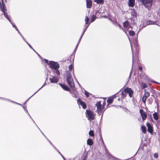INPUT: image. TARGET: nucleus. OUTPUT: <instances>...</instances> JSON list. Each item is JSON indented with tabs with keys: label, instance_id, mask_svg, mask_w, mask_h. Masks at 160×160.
I'll use <instances>...</instances> for the list:
<instances>
[{
	"label": "nucleus",
	"instance_id": "1",
	"mask_svg": "<svg viewBox=\"0 0 160 160\" xmlns=\"http://www.w3.org/2000/svg\"><path fill=\"white\" fill-rule=\"evenodd\" d=\"M133 91L130 88L126 87L124 88L122 91L121 94L122 98H124L126 96V94H128L130 98L132 97L133 94Z\"/></svg>",
	"mask_w": 160,
	"mask_h": 160
},
{
	"label": "nucleus",
	"instance_id": "2",
	"mask_svg": "<svg viewBox=\"0 0 160 160\" xmlns=\"http://www.w3.org/2000/svg\"><path fill=\"white\" fill-rule=\"evenodd\" d=\"M66 80L69 86L71 88H75V86L74 81L70 72H68L67 73L66 75Z\"/></svg>",
	"mask_w": 160,
	"mask_h": 160
},
{
	"label": "nucleus",
	"instance_id": "3",
	"mask_svg": "<svg viewBox=\"0 0 160 160\" xmlns=\"http://www.w3.org/2000/svg\"><path fill=\"white\" fill-rule=\"evenodd\" d=\"M153 0H143L141 2L148 9L150 10L152 5Z\"/></svg>",
	"mask_w": 160,
	"mask_h": 160
},
{
	"label": "nucleus",
	"instance_id": "4",
	"mask_svg": "<svg viewBox=\"0 0 160 160\" xmlns=\"http://www.w3.org/2000/svg\"><path fill=\"white\" fill-rule=\"evenodd\" d=\"M48 65L50 68L54 70L58 69L59 68V65L58 63L53 61H50Z\"/></svg>",
	"mask_w": 160,
	"mask_h": 160
},
{
	"label": "nucleus",
	"instance_id": "5",
	"mask_svg": "<svg viewBox=\"0 0 160 160\" xmlns=\"http://www.w3.org/2000/svg\"><path fill=\"white\" fill-rule=\"evenodd\" d=\"M101 101H99L96 103V105L97 107V111L101 113L103 110V109H104V108H102V105H101Z\"/></svg>",
	"mask_w": 160,
	"mask_h": 160
},
{
	"label": "nucleus",
	"instance_id": "6",
	"mask_svg": "<svg viewBox=\"0 0 160 160\" xmlns=\"http://www.w3.org/2000/svg\"><path fill=\"white\" fill-rule=\"evenodd\" d=\"M139 112L142 117V120L143 122H144L147 117V114L142 109H140Z\"/></svg>",
	"mask_w": 160,
	"mask_h": 160
},
{
	"label": "nucleus",
	"instance_id": "7",
	"mask_svg": "<svg viewBox=\"0 0 160 160\" xmlns=\"http://www.w3.org/2000/svg\"><path fill=\"white\" fill-rule=\"evenodd\" d=\"M86 114L88 116V119L93 120L94 119V115L92 112L89 110H86Z\"/></svg>",
	"mask_w": 160,
	"mask_h": 160
},
{
	"label": "nucleus",
	"instance_id": "8",
	"mask_svg": "<svg viewBox=\"0 0 160 160\" xmlns=\"http://www.w3.org/2000/svg\"><path fill=\"white\" fill-rule=\"evenodd\" d=\"M77 102L78 103L79 105H80L81 106L83 109H85L86 108L87 105L86 103L83 101H82L80 98H78L77 100Z\"/></svg>",
	"mask_w": 160,
	"mask_h": 160
},
{
	"label": "nucleus",
	"instance_id": "9",
	"mask_svg": "<svg viewBox=\"0 0 160 160\" xmlns=\"http://www.w3.org/2000/svg\"><path fill=\"white\" fill-rule=\"evenodd\" d=\"M117 95H114L112 96V97H110L107 100V102L108 103V104L107 105V106L109 104H111L113 102V99L114 98H116L117 96Z\"/></svg>",
	"mask_w": 160,
	"mask_h": 160
},
{
	"label": "nucleus",
	"instance_id": "10",
	"mask_svg": "<svg viewBox=\"0 0 160 160\" xmlns=\"http://www.w3.org/2000/svg\"><path fill=\"white\" fill-rule=\"evenodd\" d=\"M146 126L148 127V132L151 134H152L153 132V128L151 126V124L148 122L146 123Z\"/></svg>",
	"mask_w": 160,
	"mask_h": 160
},
{
	"label": "nucleus",
	"instance_id": "11",
	"mask_svg": "<svg viewBox=\"0 0 160 160\" xmlns=\"http://www.w3.org/2000/svg\"><path fill=\"white\" fill-rule=\"evenodd\" d=\"M58 84L64 90L69 92L71 91L70 88L66 85L61 83H58Z\"/></svg>",
	"mask_w": 160,
	"mask_h": 160
},
{
	"label": "nucleus",
	"instance_id": "12",
	"mask_svg": "<svg viewBox=\"0 0 160 160\" xmlns=\"http://www.w3.org/2000/svg\"><path fill=\"white\" fill-rule=\"evenodd\" d=\"M150 94L149 92H146L145 93L142 98V101L145 103L147 98L149 97Z\"/></svg>",
	"mask_w": 160,
	"mask_h": 160
},
{
	"label": "nucleus",
	"instance_id": "13",
	"mask_svg": "<svg viewBox=\"0 0 160 160\" xmlns=\"http://www.w3.org/2000/svg\"><path fill=\"white\" fill-rule=\"evenodd\" d=\"M50 81L52 83H57L58 81V79L57 77L52 76V78H49Z\"/></svg>",
	"mask_w": 160,
	"mask_h": 160
},
{
	"label": "nucleus",
	"instance_id": "14",
	"mask_svg": "<svg viewBox=\"0 0 160 160\" xmlns=\"http://www.w3.org/2000/svg\"><path fill=\"white\" fill-rule=\"evenodd\" d=\"M86 6L88 8H91L92 6V0H86Z\"/></svg>",
	"mask_w": 160,
	"mask_h": 160
},
{
	"label": "nucleus",
	"instance_id": "15",
	"mask_svg": "<svg viewBox=\"0 0 160 160\" xmlns=\"http://www.w3.org/2000/svg\"><path fill=\"white\" fill-rule=\"evenodd\" d=\"M129 22L127 20L123 22V27L124 29H128L129 28Z\"/></svg>",
	"mask_w": 160,
	"mask_h": 160
},
{
	"label": "nucleus",
	"instance_id": "16",
	"mask_svg": "<svg viewBox=\"0 0 160 160\" xmlns=\"http://www.w3.org/2000/svg\"><path fill=\"white\" fill-rule=\"evenodd\" d=\"M135 0H129L128 5L129 6L133 7L135 5Z\"/></svg>",
	"mask_w": 160,
	"mask_h": 160
},
{
	"label": "nucleus",
	"instance_id": "17",
	"mask_svg": "<svg viewBox=\"0 0 160 160\" xmlns=\"http://www.w3.org/2000/svg\"><path fill=\"white\" fill-rule=\"evenodd\" d=\"M93 141L90 138H88L87 140V144L89 146H91L93 144Z\"/></svg>",
	"mask_w": 160,
	"mask_h": 160
},
{
	"label": "nucleus",
	"instance_id": "18",
	"mask_svg": "<svg viewBox=\"0 0 160 160\" xmlns=\"http://www.w3.org/2000/svg\"><path fill=\"white\" fill-rule=\"evenodd\" d=\"M153 116L154 120H157L158 119V116L157 112H155L153 114Z\"/></svg>",
	"mask_w": 160,
	"mask_h": 160
},
{
	"label": "nucleus",
	"instance_id": "19",
	"mask_svg": "<svg viewBox=\"0 0 160 160\" xmlns=\"http://www.w3.org/2000/svg\"><path fill=\"white\" fill-rule=\"evenodd\" d=\"M141 129L142 132L146 134L147 132L146 128L144 125L141 126Z\"/></svg>",
	"mask_w": 160,
	"mask_h": 160
},
{
	"label": "nucleus",
	"instance_id": "20",
	"mask_svg": "<svg viewBox=\"0 0 160 160\" xmlns=\"http://www.w3.org/2000/svg\"><path fill=\"white\" fill-rule=\"evenodd\" d=\"M94 1L98 4H103L104 2V0H94Z\"/></svg>",
	"mask_w": 160,
	"mask_h": 160
},
{
	"label": "nucleus",
	"instance_id": "21",
	"mask_svg": "<svg viewBox=\"0 0 160 160\" xmlns=\"http://www.w3.org/2000/svg\"><path fill=\"white\" fill-rule=\"evenodd\" d=\"M146 24L147 25L153 24H154V22L153 21L148 20L146 22Z\"/></svg>",
	"mask_w": 160,
	"mask_h": 160
},
{
	"label": "nucleus",
	"instance_id": "22",
	"mask_svg": "<svg viewBox=\"0 0 160 160\" xmlns=\"http://www.w3.org/2000/svg\"><path fill=\"white\" fill-rule=\"evenodd\" d=\"M89 136L94 137V131L93 130H90L89 132Z\"/></svg>",
	"mask_w": 160,
	"mask_h": 160
},
{
	"label": "nucleus",
	"instance_id": "23",
	"mask_svg": "<svg viewBox=\"0 0 160 160\" xmlns=\"http://www.w3.org/2000/svg\"><path fill=\"white\" fill-rule=\"evenodd\" d=\"M96 15H92L91 17V22H94V20L96 19Z\"/></svg>",
	"mask_w": 160,
	"mask_h": 160
},
{
	"label": "nucleus",
	"instance_id": "24",
	"mask_svg": "<svg viewBox=\"0 0 160 160\" xmlns=\"http://www.w3.org/2000/svg\"><path fill=\"white\" fill-rule=\"evenodd\" d=\"M86 29H85L84 30V31H83V33H82V35L81 36V37H80V39H79V42H78V43L77 45V46H76V48H77V47L78 46V44H79V43L80 42V41H81V39H82V37L83 35V34H84V32H85V30H86Z\"/></svg>",
	"mask_w": 160,
	"mask_h": 160
},
{
	"label": "nucleus",
	"instance_id": "25",
	"mask_svg": "<svg viewBox=\"0 0 160 160\" xmlns=\"http://www.w3.org/2000/svg\"><path fill=\"white\" fill-rule=\"evenodd\" d=\"M131 14L132 16L134 18V17H136L137 13L135 11H133L132 12Z\"/></svg>",
	"mask_w": 160,
	"mask_h": 160
},
{
	"label": "nucleus",
	"instance_id": "26",
	"mask_svg": "<svg viewBox=\"0 0 160 160\" xmlns=\"http://www.w3.org/2000/svg\"><path fill=\"white\" fill-rule=\"evenodd\" d=\"M70 60V62L71 63H72H72H73L74 62V58H73V56L72 55H71L69 58H68V60Z\"/></svg>",
	"mask_w": 160,
	"mask_h": 160
},
{
	"label": "nucleus",
	"instance_id": "27",
	"mask_svg": "<svg viewBox=\"0 0 160 160\" xmlns=\"http://www.w3.org/2000/svg\"><path fill=\"white\" fill-rule=\"evenodd\" d=\"M129 34L131 36H133L135 35V33L133 31H130L129 32Z\"/></svg>",
	"mask_w": 160,
	"mask_h": 160
},
{
	"label": "nucleus",
	"instance_id": "28",
	"mask_svg": "<svg viewBox=\"0 0 160 160\" xmlns=\"http://www.w3.org/2000/svg\"><path fill=\"white\" fill-rule=\"evenodd\" d=\"M85 24H88V22L89 21V18L88 16L85 17Z\"/></svg>",
	"mask_w": 160,
	"mask_h": 160
},
{
	"label": "nucleus",
	"instance_id": "29",
	"mask_svg": "<svg viewBox=\"0 0 160 160\" xmlns=\"http://www.w3.org/2000/svg\"><path fill=\"white\" fill-rule=\"evenodd\" d=\"M142 85L143 88H145L147 87V84L144 82H142Z\"/></svg>",
	"mask_w": 160,
	"mask_h": 160
},
{
	"label": "nucleus",
	"instance_id": "30",
	"mask_svg": "<svg viewBox=\"0 0 160 160\" xmlns=\"http://www.w3.org/2000/svg\"><path fill=\"white\" fill-rule=\"evenodd\" d=\"M73 66L72 64L70 65L69 66V70L70 72H71L72 71V69H73Z\"/></svg>",
	"mask_w": 160,
	"mask_h": 160
},
{
	"label": "nucleus",
	"instance_id": "31",
	"mask_svg": "<svg viewBox=\"0 0 160 160\" xmlns=\"http://www.w3.org/2000/svg\"><path fill=\"white\" fill-rule=\"evenodd\" d=\"M106 104V100L105 99H104L103 100V102L102 105V108H104Z\"/></svg>",
	"mask_w": 160,
	"mask_h": 160
},
{
	"label": "nucleus",
	"instance_id": "32",
	"mask_svg": "<svg viewBox=\"0 0 160 160\" xmlns=\"http://www.w3.org/2000/svg\"><path fill=\"white\" fill-rule=\"evenodd\" d=\"M55 70L56 71L55 72L56 74L58 76H59L60 74V72L59 71L58 69Z\"/></svg>",
	"mask_w": 160,
	"mask_h": 160
},
{
	"label": "nucleus",
	"instance_id": "33",
	"mask_svg": "<svg viewBox=\"0 0 160 160\" xmlns=\"http://www.w3.org/2000/svg\"><path fill=\"white\" fill-rule=\"evenodd\" d=\"M85 94L86 97L87 98H88L89 96V93L87 91H85Z\"/></svg>",
	"mask_w": 160,
	"mask_h": 160
},
{
	"label": "nucleus",
	"instance_id": "34",
	"mask_svg": "<svg viewBox=\"0 0 160 160\" xmlns=\"http://www.w3.org/2000/svg\"><path fill=\"white\" fill-rule=\"evenodd\" d=\"M154 157L155 158H157L158 157V154L157 153H155L154 154Z\"/></svg>",
	"mask_w": 160,
	"mask_h": 160
},
{
	"label": "nucleus",
	"instance_id": "35",
	"mask_svg": "<svg viewBox=\"0 0 160 160\" xmlns=\"http://www.w3.org/2000/svg\"><path fill=\"white\" fill-rule=\"evenodd\" d=\"M139 70H140V71H142V67L141 66H139Z\"/></svg>",
	"mask_w": 160,
	"mask_h": 160
},
{
	"label": "nucleus",
	"instance_id": "36",
	"mask_svg": "<svg viewBox=\"0 0 160 160\" xmlns=\"http://www.w3.org/2000/svg\"><path fill=\"white\" fill-rule=\"evenodd\" d=\"M45 62L47 63V64L48 65L49 63H48V60L46 59H45Z\"/></svg>",
	"mask_w": 160,
	"mask_h": 160
},
{
	"label": "nucleus",
	"instance_id": "37",
	"mask_svg": "<svg viewBox=\"0 0 160 160\" xmlns=\"http://www.w3.org/2000/svg\"><path fill=\"white\" fill-rule=\"evenodd\" d=\"M13 27H14V28H16V30H17L18 31V29H17V27L16 26V25H13Z\"/></svg>",
	"mask_w": 160,
	"mask_h": 160
},
{
	"label": "nucleus",
	"instance_id": "38",
	"mask_svg": "<svg viewBox=\"0 0 160 160\" xmlns=\"http://www.w3.org/2000/svg\"><path fill=\"white\" fill-rule=\"evenodd\" d=\"M123 99V98H122H122H121V96L120 98H119L118 99V101H120L121 100H122Z\"/></svg>",
	"mask_w": 160,
	"mask_h": 160
},
{
	"label": "nucleus",
	"instance_id": "39",
	"mask_svg": "<svg viewBox=\"0 0 160 160\" xmlns=\"http://www.w3.org/2000/svg\"><path fill=\"white\" fill-rule=\"evenodd\" d=\"M28 46H29V47L31 48L32 49H33L32 48V47L29 44V43H28Z\"/></svg>",
	"mask_w": 160,
	"mask_h": 160
},
{
	"label": "nucleus",
	"instance_id": "40",
	"mask_svg": "<svg viewBox=\"0 0 160 160\" xmlns=\"http://www.w3.org/2000/svg\"><path fill=\"white\" fill-rule=\"evenodd\" d=\"M44 85H43L42 86V87H41L40 88H39V90H38V91L36 92H37L40 89H41V88H42L44 86Z\"/></svg>",
	"mask_w": 160,
	"mask_h": 160
},
{
	"label": "nucleus",
	"instance_id": "41",
	"mask_svg": "<svg viewBox=\"0 0 160 160\" xmlns=\"http://www.w3.org/2000/svg\"><path fill=\"white\" fill-rule=\"evenodd\" d=\"M86 159H87V157H85L82 159V160H86Z\"/></svg>",
	"mask_w": 160,
	"mask_h": 160
},
{
	"label": "nucleus",
	"instance_id": "42",
	"mask_svg": "<svg viewBox=\"0 0 160 160\" xmlns=\"http://www.w3.org/2000/svg\"><path fill=\"white\" fill-rule=\"evenodd\" d=\"M142 0H138V1H139V2H142Z\"/></svg>",
	"mask_w": 160,
	"mask_h": 160
},
{
	"label": "nucleus",
	"instance_id": "43",
	"mask_svg": "<svg viewBox=\"0 0 160 160\" xmlns=\"http://www.w3.org/2000/svg\"><path fill=\"white\" fill-rule=\"evenodd\" d=\"M10 22L11 23V24H12V25H13V24H12V22Z\"/></svg>",
	"mask_w": 160,
	"mask_h": 160
},
{
	"label": "nucleus",
	"instance_id": "44",
	"mask_svg": "<svg viewBox=\"0 0 160 160\" xmlns=\"http://www.w3.org/2000/svg\"><path fill=\"white\" fill-rule=\"evenodd\" d=\"M10 22L11 23V24H12V25H13V24H12V22Z\"/></svg>",
	"mask_w": 160,
	"mask_h": 160
},
{
	"label": "nucleus",
	"instance_id": "45",
	"mask_svg": "<svg viewBox=\"0 0 160 160\" xmlns=\"http://www.w3.org/2000/svg\"><path fill=\"white\" fill-rule=\"evenodd\" d=\"M5 1L6 2H7V0H5Z\"/></svg>",
	"mask_w": 160,
	"mask_h": 160
},
{
	"label": "nucleus",
	"instance_id": "46",
	"mask_svg": "<svg viewBox=\"0 0 160 160\" xmlns=\"http://www.w3.org/2000/svg\"><path fill=\"white\" fill-rule=\"evenodd\" d=\"M151 120H152V121H153V119H152V118H151Z\"/></svg>",
	"mask_w": 160,
	"mask_h": 160
},
{
	"label": "nucleus",
	"instance_id": "47",
	"mask_svg": "<svg viewBox=\"0 0 160 160\" xmlns=\"http://www.w3.org/2000/svg\"><path fill=\"white\" fill-rule=\"evenodd\" d=\"M154 82V83H156V82Z\"/></svg>",
	"mask_w": 160,
	"mask_h": 160
},
{
	"label": "nucleus",
	"instance_id": "48",
	"mask_svg": "<svg viewBox=\"0 0 160 160\" xmlns=\"http://www.w3.org/2000/svg\"><path fill=\"white\" fill-rule=\"evenodd\" d=\"M100 131H101V130H100ZM100 132L101 133V132Z\"/></svg>",
	"mask_w": 160,
	"mask_h": 160
}]
</instances>
